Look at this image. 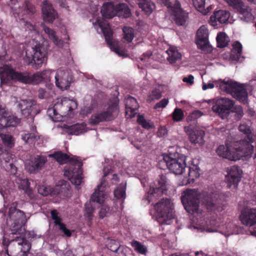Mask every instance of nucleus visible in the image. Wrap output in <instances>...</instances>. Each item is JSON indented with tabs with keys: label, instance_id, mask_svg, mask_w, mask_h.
Masks as SVG:
<instances>
[{
	"label": "nucleus",
	"instance_id": "nucleus-1",
	"mask_svg": "<svg viewBox=\"0 0 256 256\" xmlns=\"http://www.w3.org/2000/svg\"><path fill=\"white\" fill-rule=\"evenodd\" d=\"M238 130L246 134V137L240 141L238 147L233 150L227 145H220L216 150L218 156L232 161H236L241 158L246 160L252 156L254 150V146L252 144L254 139L250 128L246 124H240Z\"/></svg>",
	"mask_w": 256,
	"mask_h": 256
},
{
	"label": "nucleus",
	"instance_id": "nucleus-2",
	"mask_svg": "<svg viewBox=\"0 0 256 256\" xmlns=\"http://www.w3.org/2000/svg\"><path fill=\"white\" fill-rule=\"evenodd\" d=\"M49 156L54 158L59 164H62L66 162H70L69 168L65 170L64 175L68 176L71 182L76 186L82 184V162L76 156L70 157L66 154L60 151L56 152Z\"/></svg>",
	"mask_w": 256,
	"mask_h": 256
},
{
	"label": "nucleus",
	"instance_id": "nucleus-3",
	"mask_svg": "<svg viewBox=\"0 0 256 256\" xmlns=\"http://www.w3.org/2000/svg\"><path fill=\"white\" fill-rule=\"evenodd\" d=\"M0 84H10L12 82L35 84L34 74L28 72L17 71L10 64H5L0 67Z\"/></svg>",
	"mask_w": 256,
	"mask_h": 256
},
{
	"label": "nucleus",
	"instance_id": "nucleus-4",
	"mask_svg": "<svg viewBox=\"0 0 256 256\" xmlns=\"http://www.w3.org/2000/svg\"><path fill=\"white\" fill-rule=\"evenodd\" d=\"M18 204L16 202L10 204L6 222V225L13 234H20L24 232V226L29 218H26L23 211L17 208Z\"/></svg>",
	"mask_w": 256,
	"mask_h": 256
},
{
	"label": "nucleus",
	"instance_id": "nucleus-5",
	"mask_svg": "<svg viewBox=\"0 0 256 256\" xmlns=\"http://www.w3.org/2000/svg\"><path fill=\"white\" fill-rule=\"evenodd\" d=\"M200 192L194 189H188L181 196V201L186 211L191 214H202V210L200 208Z\"/></svg>",
	"mask_w": 256,
	"mask_h": 256
},
{
	"label": "nucleus",
	"instance_id": "nucleus-6",
	"mask_svg": "<svg viewBox=\"0 0 256 256\" xmlns=\"http://www.w3.org/2000/svg\"><path fill=\"white\" fill-rule=\"evenodd\" d=\"M220 88L242 104H248V92L242 84L231 80H222L220 84Z\"/></svg>",
	"mask_w": 256,
	"mask_h": 256
},
{
	"label": "nucleus",
	"instance_id": "nucleus-7",
	"mask_svg": "<svg viewBox=\"0 0 256 256\" xmlns=\"http://www.w3.org/2000/svg\"><path fill=\"white\" fill-rule=\"evenodd\" d=\"M31 248V244L26 238L16 236L6 246L8 256H28Z\"/></svg>",
	"mask_w": 256,
	"mask_h": 256
},
{
	"label": "nucleus",
	"instance_id": "nucleus-8",
	"mask_svg": "<svg viewBox=\"0 0 256 256\" xmlns=\"http://www.w3.org/2000/svg\"><path fill=\"white\" fill-rule=\"evenodd\" d=\"M101 13L104 18H112L115 16L129 18L131 16L130 10L126 4H119L114 6L112 2L104 4Z\"/></svg>",
	"mask_w": 256,
	"mask_h": 256
},
{
	"label": "nucleus",
	"instance_id": "nucleus-9",
	"mask_svg": "<svg viewBox=\"0 0 256 256\" xmlns=\"http://www.w3.org/2000/svg\"><path fill=\"white\" fill-rule=\"evenodd\" d=\"M158 222L161 224H168V221L174 218L172 204L168 198L162 199L154 206Z\"/></svg>",
	"mask_w": 256,
	"mask_h": 256
},
{
	"label": "nucleus",
	"instance_id": "nucleus-10",
	"mask_svg": "<svg viewBox=\"0 0 256 256\" xmlns=\"http://www.w3.org/2000/svg\"><path fill=\"white\" fill-rule=\"evenodd\" d=\"M118 112V105L112 103L106 109L98 110L92 114L90 122L91 124L96 125L102 122L110 121L117 116Z\"/></svg>",
	"mask_w": 256,
	"mask_h": 256
},
{
	"label": "nucleus",
	"instance_id": "nucleus-11",
	"mask_svg": "<svg viewBox=\"0 0 256 256\" xmlns=\"http://www.w3.org/2000/svg\"><path fill=\"white\" fill-rule=\"evenodd\" d=\"M104 184H105L104 180L102 181L100 184L98 186L94 192L90 196V202L85 204L84 216L89 222L91 221L92 219L94 211V206L91 202H96L101 204L104 201L106 194L104 192V188L103 186Z\"/></svg>",
	"mask_w": 256,
	"mask_h": 256
},
{
	"label": "nucleus",
	"instance_id": "nucleus-12",
	"mask_svg": "<svg viewBox=\"0 0 256 256\" xmlns=\"http://www.w3.org/2000/svg\"><path fill=\"white\" fill-rule=\"evenodd\" d=\"M42 47L36 45L32 48V52L26 51L24 61L29 65H31L34 69H38L46 60V52L42 50Z\"/></svg>",
	"mask_w": 256,
	"mask_h": 256
},
{
	"label": "nucleus",
	"instance_id": "nucleus-13",
	"mask_svg": "<svg viewBox=\"0 0 256 256\" xmlns=\"http://www.w3.org/2000/svg\"><path fill=\"white\" fill-rule=\"evenodd\" d=\"M212 110L222 119L227 118L234 106V100L228 98H220L214 100Z\"/></svg>",
	"mask_w": 256,
	"mask_h": 256
},
{
	"label": "nucleus",
	"instance_id": "nucleus-14",
	"mask_svg": "<svg viewBox=\"0 0 256 256\" xmlns=\"http://www.w3.org/2000/svg\"><path fill=\"white\" fill-rule=\"evenodd\" d=\"M162 2L168 8H170L175 23L178 26L184 24L188 18V13L181 8L180 2L178 0H176L174 4L172 6L168 0H162Z\"/></svg>",
	"mask_w": 256,
	"mask_h": 256
},
{
	"label": "nucleus",
	"instance_id": "nucleus-15",
	"mask_svg": "<svg viewBox=\"0 0 256 256\" xmlns=\"http://www.w3.org/2000/svg\"><path fill=\"white\" fill-rule=\"evenodd\" d=\"M225 1L233 9L242 16L241 18L244 20L249 22L254 19L250 12V8L245 6L242 0H225Z\"/></svg>",
	"mask_w": 256,
	"mask_h": 256
},
{
	"label": "nucleus",
	"instance_id": "nucleus-16",
	"mask_svg": "<svg viewBox=\"0 0 256 256\" xmlns=\"http://www.w3.org/2000/svg\"><path fill=\"white\" fill-rule=\"evenodd\" d=\"M164 162L167 168L175 174H182L185 172L186 164L184 160L181 158H172L168 155L164 156Z\"/></svg>",
	"mask_w": 256,
	"mask_h": 256
},
{
	"label": "nucleus",
	"instance_id": "nucleus-17",
	"mask_svg": "<svg viewBox=\"0 0 256 256\" xmlns=\"http://www.w3.org/2000/svg\"><path fill=\"white\" fill-rule=\"evenodd\" d=\"M227 172L228 174L226 176L227 186L236 189L241 180L242 170L238 166H234L228 168Z\"/></svg>",
	"mask_w": 256,
	"mask_h": 256
},
{
	"label": "nucleus",
	"instance_id": "nucleus-18",
	"mask_svg": "<svg viewBox=\"0 0 256 256\" xmlns=\"http://www.w3.org/2000/svg\"><path fill=\"white\" fill-rule=\"evenodd\" d=\"M185 132L188 136V139L191 144L202 146L204 143V136L205 132L199 128H191L188 126L184 128Z\"/></svg>",
	"mask_w": 256,
	"mask_h": 256
},
{
	"label": "nucleus",
	"instance_id": "nucleus-19",
	"mask_svg": "<svg viewBox=\"0 0 256 256\" xmlns=\"http://www.w3.org/2000/svg\"><path fill=\"white\" fill-rule=\"evenodd\" d=\"M218 197L219 196L215 193L208 194L205 197L203 202L208 212H221L224 210Z\"/></svg>",
	"mask_w": 256,
	"mask_h": 256
},
{
	"label": "nucleus",
	"instance_id": "nucleus-20",
	"mask_svg": "<svg viewBox=\"0 0 256 256\" xmlns=\"http://www.w3.org/2000/svg\"><path fill=\"white\" fill-rule=\"evenodd\" d=\"M55 80L56 86L64 90L70 87L72 78L68 70L58 69L56 74Z\"/></svg>",
	"mask_w": 256,
	"mask_h": 256
},
{
	"label": "nucleus",
	"instance_id": "nucleus-21",
	"mask_svg": "<svg viewBox=\"0 0 256 256\" xmlns=\"http://www.w3.org/2000/svg\"><path fill=\"white\" fill-rule=\"evenodd\" d=\"M46 162L44 156L36 155L30 158L26 164V168L31 174L36 173L42 169Z\"/></svg>",
	"mask_w": 256,
	"mask_h": 256
},
{
	"label": "nucleus",
	"instance_id": "nucleus-22",
	"mask_svg": "<svg viewBox=\"0 0 256 256\" xmlns=\"http://www.w3.org/2000/svg\"><path fill=\"white\" fill-rule=\"evenodd\" d=\"M198 48L203 51L208 52L210 44L208 40V32L206 27L203 25L201 26L196 32Z\"/></svg>",
	"mask_w": 256,
	"mask_h": 256
},
{
	"label": "nucleus",
	"instance_id": "nucleus-23",
	"mask_svg": "<svg viewBox=\"0 0 256 256\" xmlns=\"http://www.w3.org/2000/svg\"><path fill=\"white\" fill-rule=\"evenodd\" d=\"M240 220L242 223L246 226H251L256 224V208H244L240 212Z\"/></svg>",
	"mask_w": 256,
	"mask_h": 256
},
{
	"label": "nucleus",
	"instance_id": "nucleus-24",
	"mask_svg": "<svg viewBox=\"0 0 256 256\" xmlns=\"http://www.w3.org/2000/svg\"><path fill=\"white\" fill-rule=\"evenodd\" d=\"M20 120L14 116L8 115L4 109L0 108V128L15 126Z\"/></svg>",
	"mask_w": 256,
	"mask_h": 256
},
{
	"label": "nucleus",
	"instance_id": "nucleus-25",
	"mask_svg": "<svg viewBox=\"0 0 256 256\" xmlns=\"http://www.w3.org/2000/svg\"><path fill=\"white\" fill-rule=\"evenodd\" d=\"M42 14L44 20L50 23L54 22L58 14L52 4L47 0L42 2Z\"/></svg>",
	"mask_w": 256,
	"mask_h": 256
},
{
	"label": "nucleus",
	"instance_id": "nucleus-26",
	"mask_svg": "<svg viewBox=\"0 0 256 256\" xmlns=\"http://www.w3.org/2000/svg\"><path fill=\"white\" fill-rule=\"evenodd\" d=\"M96 23L100 28L106 39V43L109 46H112V30L111 29L109 23L108 21L98 18Z\"/></svg>",
	"mask_w": 256,
	"mask_h": 256
},
{
	"label": "nucleus",
	"instance_id": "nucleus-27",
	"mask_svg": "<svg viewBox=\"0 0 256 256\" xmlns=\"http://www.w3.org/2000/svg\"><path fill=\"white\" fill-rule=\"evenodd\" d=\"M230 14L228 12L224 10H219L214 12V14L210 17L209 22L212 26H216L217 22L220 24L226 23L228 20Z\"/></svg>",
	"mask_w": 256,
	"mask_h": 256
},
{
	"label": "nucleus",
	"instance_id": "nucleus-28",
	"mask_svg": "<svg viewBox=\"0 0 256 256\" xmlns=\"http://www.w3.org/2000/svg\"><path fill=\"white\" fill-rule=\"evenodd\" d=\"M126 114L130 118H133L136 114L138 108V104L136 98L128 96L126 99Z\"/></svg>",
	"mask_w": 256,
	"mask_h": 256
},
{
	"label": "nucleus",
	"instance_id": "nucleus-29",
	"mask_svg": "<svg viewBox=\"0 0 256 256\" xmlns=\"http://www.w3.org/2000/svg\"><path fill=\"white\" fill-rule=\"evenodd\" d=\"M188 170V176H186V180H184L182 181V184H192L194 180L198 178L200 176V168L197 165L192 164L188 167L186 166Z\"/></svg>",
	"mask_w": 256,
	"mask_h": 256
},
{
	"label": "nucleus",
	"instance_id": "nucleus-30",
	"mask_svg": "<svg viewBox=\"0 0 256 256\" xmlns=\"http://www.w3.org/2000/svg\"><path fill=\"white\" fill-rule=\"evenodd\" d=\"M35 105L36 102L34 100H22L18 104V107L22 114L24 117H27L30 114Z\"/></svg>",
	"mask_w": 256,
	"mask_h": 256
},
{
	"label": "nucleus",
	"instance_id": "nucleus-31",
	"mask_svg": "<svg viewBox=\"0 0 256 256\" xmlns=\"http://www.w3.org/2000/svg\"><path fill=\"white\" fill-rule=\"evenodd\" d=\"M64 128L66 130V132L70 135H79L85 132L86 124L84 123H78L72 126L64 124Z\"/></svg>",
	"mask_w": 256,
	"mask_h": 256
},
{
	"label": "nucleus",
	"instance_id": "nucleus-32",
	"mask_svg": "<svg viewBox=\"0 0 256 256\" xmlns=\"http://www.w3.org/2000/svg\"><path fill=\"white\" fill-rule=\"evenodd\" d=\"M31 130V132H24L20 134L22 139L26 143L32 144L34 143L36 140L39 139L35 126H32Z\"/></svg>",
	"mask_w": 256,
	"mask_h": 256
},
{
	"label": "nucleus",
	"instance_id": "nucleus-33",
	"mask_svg": "<svg viewBox=\"0 0 256 256\" xmlns=\"http://www.w3.org/2000/svg\"><path fill=\"white\" fill-rule=\"evenodd\" d=\"M42 26L45 33L48 34V38L52 40L56 46L59 48H62L63 46L64 41L58 38L54 30L46 26L44 24H42Z\"/></svg>",
	"mask_w": 256,
	"mask_h": 256
},
{
	"label": "nucleus",
	"instance_id": "nucleus-34",
	"mask_svg": "<svg viewBox=\"0 0 256 256\" xmlns=\"http://www.w3.org/2000/svg\"><path fill=\"white\" fill-rule=\"evenodd\" d=\"M166 52L168 54L167 60L170 64H174L182 58L181 54L178 52L177 48L175 46H170L166 50Z\"/></svg>",
	"mask_w": 256,
	"mask_h": 256
},
{
	"label": "nucleus",
	"instance_id": "nucleus-35",
	"mask_svg": "<svg viewBox=\"0 0 256 256\" xmlns=\"http://www.w3.org/2000/svg\"><path fill=\"white\" fill-rule=\"evenodd\" d=\"M35 84L42 82H47L50 80V72L48 70H44L34 74Z\"/></svg>",
	"mask_w": 256,
	"mask_h": 256
},
{
	"label": "nucleus",
	"instance_id": "nucleus-36",
	"mask_svg": "<svg viewBox=\"0 0 256 256\" xmlns=\"http://www.w3.org/2000/svg\"><path fill=\"white\" fill-rule=\"evenodd\" d=\"M104 176H103V177L102 178V181L100 182V183H102V182L104 180L105 181V184H103V186L104 188V192L106 193L105 192V190H106V186L108 184V182L105 180V178L108 176H108L110 175V174H112V178H110L112 180V184H114V182H118L119 181V178L118 176V174H112V172H113V170L111 169V168H104Z\"/></svg>",
	"mask_w": 256,
	"mask_h": 256
},
{
	"label": "nucleus",
	"instance_id": "nucleus-37",
	"mask_svg": "<svg viewBox=\"0 0 256 256\" xmlns=\"http://www.w3.org/2000/svg\"><path fill=\"white\" fill-rule=\"evenodd\" d=\"M139 6L147 14H150L155 8L154 4L151 0H142L139 4Z\"/></svg>",
	"mask_w": 256,
	"mask_h": 256
},
{
	"label": "nucleus",
	"instance_id": "nucleus-38",
	"mask_svg": "<svg viewBox=\"0 0 256 256\" xmlns=\"http://www.w3.org/2000/svg\"><path fill=\"white\" fill-rule=\"evenodd\" d=\"M242 45L240 42L236 41L233 44L232 50L233 54L231 55L232 60H240L242 52Z\"/></svg>",
	"mask_w": 256,
	"mask_h": 256
},
{
	"label": "nucleus",
	"instance_id": "nucleus-39",
	"mask_svg": "<svg viewBox=\"0 0 256 256\" xmlns=\"http://www.w3.org/2000/svg\"><path fill=\"white\" fill-rule=\"evenodd\" d=\"M131 246L137 253L146 256L148 252L147 248L141 242L137 240H132Z\"/></svg>",
	"mask_w": 256,
	"mask_h": 256
},
{
	"label": "nucleus",
	"instance_id": "nucleus-40",
	"mask_svg": "<svg viewBox=\"0 0 256 256\" xmlns=\"http://www.w3.org/2000/svg\"><path fill=\"white\" fill-rule=\"evenodd\" d=\"M166 177L164 176H160V180H158V182L159 184V187L152 188V190L150 189V192L152 191L151 194L154 195V194H160L162 193L164 190V187L165 186L166 184Z\"/></svg>",
	"mask_w": 256,
	"mask_h": 256
},
{
	"label": "nucleus",
	"instance_id": "nucleus-41",
	"mask_svg": "<svg viewBox=\"0 0 256 256\" xmlns=\"http://www.w3.org/2000/svg\"><path fill=\"white\" fill-rule=\"evenodd\" d=\"M123 39L128 42H132L134 38V30L129 26H124L122 29Z\"/></svg>",
	"mask_w": 256,
	"mask_h": 256
},
{
	"label": "nucleus",
	"instance_id": "nucleus-42",
	"mask_svg": "<svg viewBox=\"0 0 256 256\" xmlns=\"http://www.w3.org/2000/svg\"><path fill=\"white\" fill-rule=\"evenodd\" d=\"M228 36L224 32L218 33L216 38L218 47L223 48L226 46L228 44Z\"/></svg>",
	"mask_w": 256,
	"mask_h": 256
},
{
	"label": "nucleus",
	"instance_id": "nucleus-43",
	"mask_svg": "<svg viewBox=\"0 0 256 256\" xmlns=\"http://www.w3.org/2000/svg\"><path fill=\"white\" fill-rule=\"evenodd\" d=\"M126 184H120L114 191V197L118 199H124L126 196Z\"/></svg>",
	"mask_w": 256,
	"mask_h": 256
},
{
	"label": "nucleus",
	"instance_id": "nucleus-44",
	"mask_svg": "<svg viewBox=\"0 0 256 256\" xmlns=\"http://www.w3.org/2000/svg\"><path fill=\"white\" fill-rule=\"evenodd\" d=\"M206 0H192L194 7L204 14H206L208 11L205 9Z\"/></svg>",
	"mask_w": 256,
	"mask_h": 256
},
{
	"label": "nucleus",
	"instance_id": "nucleus-45",
	"mask_svg": "<svg viewBox=\"0 0 256 256\" xmlns=\"http://www.w3.org/2000/svg\"><path fill=\"white\" fill-rule=\"evenodd\" d=\"M108 248L110 250L118 254L122 252L123 250V247H121L120 244L114 240H110L108 244Z\"/></svg>",
	"mask_w": 256,
	"mask_h": 256
},
{
	"label": "nucleus",
	"instance_id": "nucleus-46",
	"mask_svg": "<svg viewBox=\"0 0 256 256\" xmlns=\"http://www.w3.org/2000/svg\"><path fill=\"white\" fill-rule=\"evenodd\" d=\"M184 117V113L182 110L179 108H176L172 114V120L174 122H180Z\"/></svg>",
	"mask_w": 256,
	"mask_h": 256
},
{
	"label": "nucleus",
	"instance_id": "nucleus-47",
	"mask_svg": "<svg viewBox=\"0 0 256 256\" xmlns=\"http://www.w3.org/2000/svg\"><path fill=\"white\" fill-rule=\"evenodd\" d=\"M162 96V93L159 89L156 88L152 90L148 96V100L152 102L154 100H158Z\"/></svg>",
	"mask_w": 256,
	"mask_h": 256
},
{
	"label": "nucleus",
	"instance_id": "nucleus-48",
	"mask_svg": "<svg viewBox=\"0 0 256 256\" xmlns=\"http://www.w3.org/2000/svg\"><path fill=\"white\" fill-rule=\"evenodd\" d=\"M138 122L144 128L149 130L152 128V126L150 122L147 121L142 116H140L138 117Z\"/></svg>",
	"mask_w": 256,
	"mask_h": 256
},
{
	"label": "nucleus",
	"instance_id": "nucleus-49",
	"mask_svg": "<svg viewBox=\"0 0 256 256\" xmlns=\"http://www.w3.org/2000/svg\"><path fill=\"white\" fill-rule=\"evenodd\" d=\"M2 139L4 144L10 148L14 146L12 136L10 134H3L2 136Z\"/></svg>",
	"mask_w": 256,
	"mask_h": 256
},
{
	"label": "nucleus",
	"instance_id": "nucleus-50",
	"mask_svg": "<svg viewBox=\"0 0 256 256\" xmlns=\"http://www.w3.org/2000/svg\"><path fill=\"white\" fill-rule=\"evenodd\" d=\"M51 217L52 220H54V223L56 226H60L61 224H62L61 222L62 218L58 216V212L56 210H54L50 212Z\"/></svg>",
	"mask_w": 256,
	"mask_h": 256
},
{
	"label": "nucleus",
	"instance_id": "nucleus-51",
	"mask_svg": "<svg viewBox=\"0 0 256 256\" xmlns=\"http://www.w3.org/2000/svg\"><path fill=\"white\" fill-rule=\"evenodd\" d=\"M0 159L2 162H4L6 164H9L12 161V154L8 152H2L0 155Z\"/></svg>",
	"mask_w": 256,
	"mask_h": 256
},
{
	"label": "nucleus",
	"instance_id": "nucleus-52",
	"mask_svg": "<svg viewBox=\"0 0 256 256\" xmlns=\"http://www.w3.org/2000/svg\"><path fill=\"white\" fill-rule=\"evenodd\" d=\"M110 211V207L106 204H104L101 206V208L99 212V216L101 218H104L107 216L108 214Z\"/></svg>",
	"mask_w": 256,
	"mask_h": 256
},
{
	"label": "nucleus",
	"instance_id": "nucleus-53",
	"mask_svg": "<svg viewBox=\"0 0 256 256\" xmlns=\"http://www.w3.org/2000/svg\"><path fill=\"white\" fill-rule=\"evenodd\" d=\"M24 5V10L28 14H32L35 12L36 10L34 6L28 1H26Z\"/></svg>",
	"mask_w": 256,
	"mask_h": 256
},
{
	"label": "nucleus",
	"instance_id": "nucleus-54",
	"mask_svg": "<svg viewBox=\"0 0 256 256\" xmlns=\"http://www.w3.org/2000/svg\"><path fill=\"white\" fill-rule=\"evenodd\" d=\"M200 112L199 110H196L193 112L187 118L188 121H191L197 119L200 116Z\"/></svg>",
	"mask_w": 256,
	"mask_h": 256
},
{
	"label": "nucleus",
	"instance_id": "nucleus-55",
	"mask_svg": "<svg viewBox=\"0 0 256 256\" xmlns=\"http://www.w3.org/2000/svg\"><path fill=\"white\" fill-rule=\"evenodd\" d=\"M168 103V100L167 98H163L160 102H158L154 106L155 109L158 108H164Z\"/></svg>",
	"mask_w": 256,
	"mask_h": 256
},
{
	"label": "nucleus",
	"instance_id": "nucleus-56",
	"mask_svg": "<svg viewBox=\"0 0 256 256\" xmlns=\"http://www.w3.org/2000/svg\"><path fill=\"white\" fill-rule=\"evenodd\" d=\"M30 183L28 179L21 180L19 184V188L22 190L30 187Z\"/></svg>",
	"mask_w": 256,
	"mask_h": 256
},
{
	"label": "nucleus",
	"instance_id": "nucleus-57",
	"mask_svg": "<svg viewBox=\"0 0 256 256\" xmlns=\"http://www.w3.org/2000/svg\"><path fill=\"white\" fill-rule=\"evenodd\" d=\"M49 96L48 93L44 88H40L38 90V97L40 99L46 98Z\"/></svg>",
	"mask_w": 256,
	"mask_h": 256
},
{
	"label": "nucleus",
	"instance_id": "nucleus-58",
	"mask_svg": "<svg viewBox=\"0 0 256 256\" xmlns=\"http://www.w3.org/2000/svg\"><path fill=\"white\" fill-rule=\"evenodd\" d=\"M58 226L60 230L62 231L64 234L65 236L68 237L71 236L72 233L70 231L66 228L65 224L63 223Z\"/></svg>",
	"mask_w": 256,
	"mask_h": 256
},
{
	"label": "nucleus",
	"instance_id": "nucleus-59",
	"mask_svg": "<svg viewBox=\"0 0 256 256\" xmlns=\"http://www.w3.org/2000/svg\"><path fill=\"white\" fill-rule=\"evenodd\" d=\"M24 193L30 200L32 199L34 197V192L32 188L30 187L24 190Z\"/></svg>",
	"mask_w": 256,
	"mask_h": 256
},
{
	"label": "nucleus",
	"instance_id": "nucleus-60",
	"mask_svg": "<svg viewBox=\"0 0 256 256\" xmlns=\"http://www.w3.org/2000/svg\"><path fill=\"white\" fill-rule=\"evenodd\" d=\"M194 77L192 75L190 74L188 77H184L182 79L184 82L192 84H194Z\"/></svg>",
	"mask_w": 256,
	"mask_h": 256
},
{
	"label": "nucleus",
	"instance_id": "nucleus-61",
	"mask_svg": "<svg viewBox=\"0 0 256 256\" xmlns=\"http://www.w3.org/2000/svg\"><path fill=\"white\" fill-rule=\"evenodd\" d=\"M166 134V128L164 127H160L158 131V135L159 136H163Z\"/></svg>",
	"mask_w": 256,
	"mask_h": 256
},
{
	"label": "nucleus",
	"instance_id": "nucleus-62",
	"mask_svg": "<svg viewBox=\"0 0 256 256\" xmlns=\"http://www.w3.org/2000/svg\"><path fill=\"white\" fill-rule=\"evenodd\" d=\"M214 84L212 83H208V84L203 82L202 84V90H206L207 89H211L214 88Z\"/></svg>",
	"mask_w": 256,
	"mask_h": 256
},
{
	"label": "nucleus",
	"instance_id": "nucleus-63",
	"mask_svg": "<svg viewBox=\"0 0 256 256\" xmlns=\"http://www.w3.org/2000/svg\"><path fill=\"white\" fill-rule=\"evenodd\" d=\"M235 110L238 114V116L242 118L244 115L243 109L242 106H238L235 108Z\"/></svg>",
	"mask_w": 256,
	"mask_h": 256
},
{
	"label": "nucleus",
	"instance_id": "nucleus-64",
	"mask_svg": "<svg viewBox=\"0 0 256 256\" xmlns=\"http://www.w3.org/2000/svg\"><path fill=\"white\" fill-rule=\"evenodd\" d=\"M48 112L50 114H51L52 112L53 116H57L58 114V113L57 112V110H56V108H49Z\"/></svg>",
	"mask_w": 256,
	"mask_h": 256
}]
</instances>
